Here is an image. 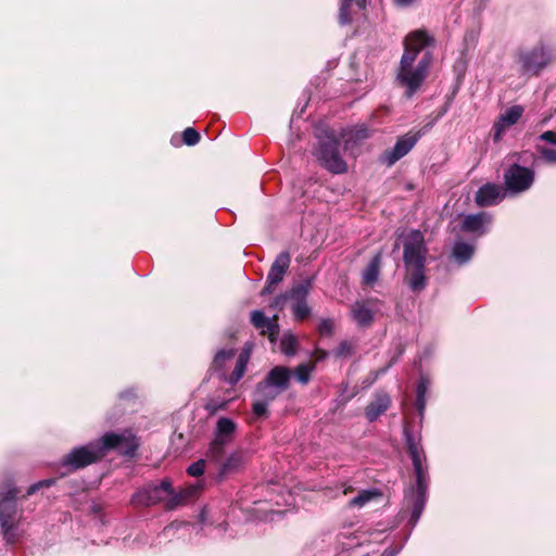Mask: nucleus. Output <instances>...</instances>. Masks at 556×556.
Returning <instances> with one entry per match:
<instances>
[{"label":"nucleus","instance_id":"f257e3e1","mask_svg":"<svg viewBox=\"0 0 556 556\" xmlns=\"http://www.w3.org/2000/svg\"><path fill=\"white\" fill-rule=\"evenodd\" d=\"M433 41V37L424 29L409 33L404 40V53L396 72V81L406 89L405 96L407 98L417 92L429 74L432 54L425 52L419 60H417V56L421 50L431 46Z\"/></svg>","mask_w":556,"mask_h":556},{"label":"nucleus","instance_id":"f03ea898","mask_svg":"<svg viewBox=\"0 0 556 556\" xmlns=\"http://www.w3.org/2000/svg\"><path fill=\"white\" fill-rule=\"evenodd\" d=\"M404 434L416 477V485L406 490L404 498L407 507L412 509L409 523L412 527H415L427 502L429 475L428 466L426 464V455L422 446L420 445L419 438L414 437L406 428L404 430Z\"/></svg>","mask_w":556,"mask_h":556},{"label":"nucleus","instance_id":"7ed1b4c3","mask_svg":"<svg viewBox=\"0 0 556 556\" xmlns=\"http://www.w3.org/2000/svg\"><path fill=\"white\" fill-rule=\"evenodd\" d=\"M403 261L406 269L405 280L413 292H420L427 286L425 265L428 248L420 230H410L403 240Z\"/></svg>","mask_w":556,"mask_h":556},{"label":"nucleus","instance_id":"20e7f679","mask_svg":"<svg viewBox=\"0 0 556 556\" xmlns=\"http://www.w3.org/2000/svg\"><path fill=\"white\" fill-rule=\"evenodd\" d=\"M554 61L553 49L542 41L521 47L515 54L517 71L527 78L540 76Z\"/></svg>","mask_w":556,"mask_h":556},{"label":"nucleus","instance_id":"39448f33","mask_svg":"<svg viewBox=\"0 0 556 556\" xmlns=\"http://www.w3.org/2000/svg\"><path fill=\"white\" fill-rule=\"evenodd\" d=\"M339 146V140L332 134L326 132L324 137L318 138L315 150V155L320 163L334 174H342L348 169L346 163L340 155Z\"/></svg>","mask_w":556,"mask_h":556},{"label":"nucleus","instance_id":"423d86ee","mask_svg":"<svg viewBox=\"0 0 556 556\" xmlns=\"http://www.w3.org/2000/svg\"><path fill=\"white\" fill-rule=\"evenodd\" d=\"M140 445L139 438L131 429L117 432H106V456L111 451L131 458Z\"/></svg>","mask_w":556,"mask_h":556},{"label":"nucleus","instance_id":"0eeeda50","mask_svg":"<svg viewBox=\"0 0 556 556\" xmlns=\"http://www.w3.org/2000/svg\"><path fill=\"white\" fill-rule=\"evenodd\" d=\"M103 454L104 441H99L97 444H89L73 450L66 455L62 464L73 469H79L97 462Z\"/></svg>","mask_w":556,"mask_h":556},{"label":"nucleus","instance_id":"6e6552de","mask_svg":"<svg viewBox=\"0 0 556 556\" xmlns=\"http://www.w3.org/2000/svg\"><path fill=\"white\" fill-rule=\"evenodd\" d=\"M421 131L407 132L397 138L391 149L384 150L380 156V162L388 167L393 166L397 161L407 155L421 138Z\"/></svg>","mask_w":556,"mask_h":556},{"label":"nucleus","instance_id":"1a4fd4ad","mask_svg":"<svg viewBox=\"0 0 556 556\" xmlns=\"http://www.w3.org/2000/svg\"><path fill=\"white\" fill-rule=\"evenodd\" d=\"M507 191L521 193L530 189L534 181V172L530 168L514 164L504 174Z\"/></svg>","mask_w":556,"mask_h":556},{"label":"nucleus","instance_id":"9d476101","mask_svg":"<svg viewBox=\"0 0 556 556\" xmlns=\"http://www.w3.org/2000/svg\"><path fill=\"white\" fill-rule=\"evenodd\" d=\"M313 278H307L290 289L291 309L296 320H304L311 315L307 296L312 289Z\"/></svg>","mask_w":556,"mask_h":556},{"label":"nucleus","instance_id":"9b49d317","mask_svg":"<svg viewBox=\"0 0 556 556\" xmlns=\"http://www.w3.org/2000/svg\"><path fill=\"white\" fill-rule=\"evenodd\" d=\"M168 480H163L159 484L151 483L143 486L132 495V503L141 506L164 504L166 494H168Z\"/></svg>","mask_w":556,"mask_h":556},{"label":"nucleus","instance_id":"f8f14e48","mask_svg":"<svg viewBox=\"0 0 556 556\" xmlns=\"http://www.w3.org/2000/svg\"><path fill=\"white\" fill-rule=\"evenodd\" d=\"M280 394L279 391L275 390V388L270 387L264 380L258 382L253 395V414L256 417H266L269 404Z\"/></svg>","mask_w":556,"mask_h":556},{"label":"nucleus","instance_id":"ddd939ff","mask_svg":"<svg viewBox=\"0 0 556 556\" xmlns=\"http://www.w3.org/2000/svg\"><path fill=\"white\" fill-rule=\"evenodd\" d=\"M377 313L378 301L374 299L356 301L351 306L352 319L356 323L358 327L362 328L369 327L372 324Z\"/></svg>","mask_w":556,"mask_h":556},{"label":"nucleus","instance_id":"4468645a","mask_svg":"<svg viewBox=\"0 0 556 556\" xmlns=\"http://www.w3.org/2000/svg\"><path fill=\"white\" fill-rule=\"evenodd\" d=\"M290 265V255L288 252H281L274 261L269 273L267 275L266 285L261 294H268L274 291V288L282 281L285 274Z\"/></svg>","mask_w":556,"mask_h":556},{"label":"nucleus","instance_id":"2eb2a0df","mask_svg":"<svg viewBox=\"0 0 556 556\" xmlns=\"http://www.w3.org/2000/svg\"><path fill=\"white\" fill-rule=\"evenodd\" d=\"M17 490L9 489L4 494H0V526L7 533L13 528L16 514L15 498Z\"/></svg>","mask_w":556,"mask_h":556},{"label":"nucleus","instance_id":"dca6fc26","mask_svg":"<svg viewBox=\"0 0 556 556\" xmlns=\"http://www.w3.org/2000/svg\"><path fill=\"white\" fill-rule=\"evenodd\" d=\"M523 111V106L513 105L502 113L493 125V140L500 141L507 129L520 119Z\"/></svg>","mask_w":556,"mask_h":556},{"label":"nucleus","instance_id":"f3484780","mask_svg":"<svg viewBox=\"0 0 556 556\" xmlns=\"http://www.w3.org/2000/svg\"><path fill=\"white\" fill-rule=\"evenodd\" d=\"M251 324L256 328L261 334H267L271 342L277 340L279 334L278 315L267 317L262 311H253L251 313Z\"/></svg>","mask_w":556,"mask_h":556},{"label":"nucleus","instance_id":"a211bd4d","mask_svg":"<svg viewBox=\"0 0 556 556\" xmlns=\"http://www.w3.org/2000/svg\"><path fill=\"white\" fill-rule=\"evenodd\" d=\"M199 491L200 486L192 484L179 492H176L169 482L168 494H166L163 505L167 510L176 509L177 507L185 505L188 501L193 498L199 493Z\"/></svg>","mask_w":556,"mask_h":556},{"label":"nucleus","instance_id":"6ab92c4d","mask_svg":"<svg viewBox=\"0 0 556 556\" xmlns=\"http://www.w3.org/2000/svg\"><path fill=\"white\" fill-rule=\"evenodd\" d=\"M505 197L501 186L496 184H485L479 188L475 201L481 207L492 206L500 203Z\"/></svg>","mask_w":556,"mask_h":556},{"label":"nucleus","instance_id":"aec40b11","mask_svg":"<svg viewBox=\"0 0 556 556\" xmlns=\"http://www.w3.org/2000/svg\"><path fill=\"white\" fill-rule=\"evenodd\" d=\"M491 223L492 216L486 212L469 214L463 219L462 229L465 232L482 236L486 233L488 227Z\"/></svg>","mask_w":556,"mask_h":556},{"label":"nucleus","instance_id":"412c9836","mask_svg":"<svg viewBox=\"0 0 556 556\" xmlns=\"http://www.w3.org/2000/svg\"><path fill=\"white\" fill-rule=\"evenodd\" d=\"M291 370L285 366H276L265 376L264 381L282 393L289 387Z\"/></svg>","mask_w":556,"mask_h":556},{"label":"nucleus","instance_id":"4be33fe9","mask_svg":"<svg viewBox=\"0 0 556 556\" xmlns=\"http://www.w3.org/2000/svg\"><path fill=\"white\" fill-rule=\"evenodd\" d=\"M390 402V396L387 393H376L374 400L366 407V418L370 422L377 420L389 408Z\"/></svg>","mask_w":556,"mask_h":556},{"label":"nucleus","instance_id":"5701e85b","mask_svg":"<svg viewBox=\"0 0 556 556\" xmlns=\"http://www.w3.org/2000/svg\"><path fill=\"white\" fill-rule=\"evenodd\" d=\"M245 463V456L244 453L241 451H236L231 453L225 462L222 464L219 468V477H225L227 475H230L232 472H236L239 470L243 464Z\"/></svg>","mask_w":556,"mask_h":556},{"label":"nucleus","instance_id":"b1692460","mask_svg":"<svg viewBox=\"0 0 556 556\" xmlns=\"http://www.w3.org/2000/svg\"><path fill=\"white\" fill-rule=\"evenodd\" d=\"M250 361V351L243 350L237 357L236 366L232 370V372L227 378V382L231 386H235L240 381V379L243 377L248 363Z\"/></svg>","mask_w":556,"mask_h":556},{"label":"nucleus","instance_id":"393cba45","mask_svg":"<svg viewBox=\"0 0 556 556\" xmlns=\"http://www.w3.org/2000/svg\"><path fill=\"white\" fill-rule=\"evenodd\" d=\"M475 245L464 241H456L452 250L453 257L460 265L467 263L472 257Z\"/></svg>","mask_w":556,"mask_h":556},{"label":"nucleus","instance_id":"a878e982","mask_svg":"<svg viewBox=\"0 0 556 556\" xmlns=\"http://www.w3.org/2000/svg\"><path fill=\"white\" fill-rule=\"evenodd\" d=\"M235 430L236 424L230 418L222 417L217 421L215 438L229 443Z\"/></svg>","mask_w":556,"mask_h":556},{"label":"nucleus","instance_id":"bb28decb","mask_svg":"<svg viewBox=\"0 0 556 556\" xmlns=\"http://www.w3.org/2000/svg\"><path fill=\"white\" fill-rule=\"evenodd\" d=\"M429 386H430V380L427 377L421 376L417 383V387H416V402H415V406L420 416H422L424 410L426 408V394H427Z\"/></svg>","mask_w":556,"mask_h":556},{"label":"nucleus","instance_id":"cd10ccee","mask_svg":"<svg viewBox=\"0 0 556 556\" xmlns=\"http://www.w3.org/2000/svg\"><path fill=\"white\" fill-rule=\"evenodd\" d=\"M380 261L381 256L380 254H377L372 257V260L369 262V264L366 266V268L363 271V282L365 285H372L379 276L380 270Z\"/></svg>","mask_w":556,"mask_h":556},{"label":"nucleus","instance_id":"c85d7f7f","mask_svg":"<svg viewBox=\"0 0 556 556\" xmlns=\"http://www.w3.org/2000/svg\"><path fill=\"white\" fill-rule=\"evenodd\" d=\"M352 2L353 0H341L339 10V22L341 25H346L352 22V15L350 12ZM354 2L359 10H363L366 7V0H354Z\"/></svg>","mask_w":556,"mask_h":556},{"label":"nucleus","instance_id":"c756f323","mask_svg":"<svg viewBox=\"0 0 556 556\" xmlns=\"http://www.w3.org/2000/svg\"><path fill=\"white\" fill-rule=\"evenodd\" d=\"M380 495H381V493L375 489L363 490L358 493V495H356L355 497H353L350 501V506L362 508L367 503H369L371 500H374Z\"/></svg>","mask_w":556,"mask_h":556},{"label":"nucleus","instance_id":"7c9ffc66","mask_svg":"<svg viewBox=\"0 0 556 556\" xmlns=\"http://www.w3.org/2000/svg\"><path fill=\"white\" fill-rule=\"evenodd\" d=\"M236 355V350L230 348V349H223L220 351H218L213 359V367L217 370H220L225 364L232 359Z\"/></svg>","mask_w":556,"mask_h":556},{"label":"nucleus","instance_id":"2f4dec72","mask_svg":"<svg viewBox=\"0 0 556 556\" xmlns=\"http://www.w3.org/2000/svg\"><path fill=\"white\" fill-rule=\"evenodd\" d=\"M296 345H298V340L293 334L285 333L282 336L281 341H280V348H281V351L286 355H289V356L294 355L296 352Z\"/></svg>","mask_w":556,"mask_h":556},{"label":"nucleus","instance_id":"473e14b6","mask_svg":"<svg viewBox=\"0 0 556 556\" xmlns=\"http://www.w3.org/2000/svg\"><path fill=\"white\" fill-rule=\"evenodd\" d=\"M226 444L228 443L222 441V439L214 438L213 442L210 445L208 457L212 458L213 460H219L224 455Z\"/></svg>","mask_w":556,"mask_h":556},{"label":"nucleus","instance_id":"72a5a7b5","mask_svg":"<svg viewBox=\"0 0 556 556\" xmlns=\"http://www.w3.org/2000/svg\"><path fill=\"white\" fill-rule=\"evenodd\" d=\"M355 345L348 340L341 341L337 349L333 351V354L337 358H349L354 353Z\"/></svg>","mask_w":556,"mask_h":556},{"label":"nucleus","instance_id":"f704fd0d","mask_svg":"<svg viewBox=\"0 0 556 556\" xmlns=\"http://www.w3.org/2000/svg\"><path fill=\"white\" fill-rule=\"evenodd\" d=\"M315 365L312 364H301L295 368V377L299 382L302 384H306L309 381L311 374L314 370Z\"/></svg>","mask_w":556,"mask_h":556},{"label":"nucleus","instance_id":"c9c22d12","mask_svg":"<svg viewBox=\"0 0 556 556\" xmlns=\"http://www.w3.org/2000/svg\"><path fill=\"white\" fill-rule=\"evenodd\" d=\"M540 159L547 164L556 165V150L549 147L538 148Z\"/></svg>","mask_w":556,"mask_h":556},{"label":"nucleus","instance_id":"e433bc0d","mask_svg":"<svg viewBox=\"0 0 556 556\" xmlns=\"http://www.w3.org/2000/svg\"><path fill=\"white\" fill-rule=\"evenodd\" d=\"M317 331L323 337H331L334 332V321L331 318L320 319Z\"/></svg>","mask_w":556,"mask_h":556},{"label":"nucleus","instance_id":"4c0bfd02","mask_svg":"<svg viewBox=\"0 0 556 556\" xmlns=\"http://www.w3.org/2000/svg\"><path fill=\"white\" fill-rule=\"evenodd\" d=\"M200 140V134L192 127H188L182 132V141L187 146H194Z\"/></svg>","mask_w":556,"mask_h":556},{"label":"nucleus","instance_id":"58836bf2","mask_svg":"<svg viewBox=\"0 0 556 556\" xmlns=\"http://www.w3.org/2000/svg\"><path fill=\"white\" fill-rule=\"evenodd\" d=\"M204 471H205V460L204 459L194 462L187 468V472L191 477H200L204 473Z\"/></svg>","mask_w":556,"mask_h":556},{"label":"nucleus","instance_id":"ea45409f","mask_svg":"<svg viewBox=\"0 0 556 556\" xmlns=\"http://www.w3.org/2000/svg\"><path fill=\"white\" fill-rule=\"evenodd\" d=\"M290 300H291V296H290V290H289L278 296H276L274 299V301L271 302L270 307L274 309H277V311H281L285 307L286 303L289 302Z\"/></svg>","mask_w":556,"mask_h":556},{"label":"nucleus","instance_id":"a19ab883","mask_svg":"<svg viewBox=\"0 0 556 556\" xmlns=\"http://www.w3.org/2000/svg\"><path fill=\"white\" fill-rule=\"evenodd\" d=\"M55 482L54 479L41 480L37 483L31 484L27 490V496L35 494L41 488L51 486Z\"/></svg>","mask_w":556,"mask_h":556},{"label":"nucleus","instance_id":"79ce46f5","mask_svg":"<svg viewBox=\"0 0 556 556\" xmlns=\"http://www.w3.org/2000/svg\"><path fill=\"white\" fill-rule=\"evenodd\" d=\"M540 139L551 143L553 146H556V131L547 130L540 135Z\"/></svg>","mask_w":556,"mask_h":556},{"label":"nucleus","instance_id":"37998d69","mask_svg":"<svg viewBox=\"0 0 556 556\" xmlns=\"http://www.w3.org/2000/svg\"><path fill=\"white\" fill-rule=\"evenodd\" d=\"M137 397V393L134 389H128L119 393V399L122 401L129 402Z\"/></svg>","mask_w":556,"mask_h":556},{"label":"nucleus","instance_id":"c03bdc74","mask_svg":"<svg viewBox=\"0 0 556 556\" xmlns=\"http://www.w3.org/2000/svg\"><path fill=\"white\" fill-rule=\"evenodd\" d=\"M354 137L357 139V140H363V139H366L368 138V130L367 128H359L355 131V135Z\"/></svg>","mask_w":556,"mask_h":556},{"label":"nucleus","instance_id":"a18cd8bd","mask_svg":"<svg viewBox=\"0 0 556 556\" xmlns=\"http://www.w3.org/2000/svg\"><path fill=\"white\" fill-rule=\"evenodd\" d=\"M417 0H394V3L401 8H408L413 5Z\"/></svg>","mask_w":556,"mask_h":556},{"label":"nucleus","instance_id":"49530a36","mask_svg":"<svg viewBox=\"0 0 556 556\" xmlns=\"http://www.w3.org/2000/svg\"><path fill=\"white\" fill-rule=\"evenodd\" d=\"M400 552V548H386L381 556H396Z\"/></svg>","mask_w":556,"mask_h":556},{"label":"nucleus","instance_id":"de8ad7c7","mask_svg":"<svg viewBox=\"0 0 556 556\" xmlns=\"http://www.w3.org/2000/svg\"><path fill=\"white\" fill-rule=\"evenodd\" d=\"M180 526H182V523L173 522L164 529V532H169L170 530L179 529Z\"/></svg>","mask_w":556,"mask_h":556},{"label":"nucleus","instance_id":"09e8293b","mask_svg":"<svg viewBox=\"0 0 556 556\" xmlns=\"http://www.w3.org/2000/svg\"><path fill=\"white\" fill-rule=\"evenodd\" d=\"M318 353H319L318 361L325 358L328 355V353L326 351H319Z\"/></svg>","mask_w":556,"mask_h":556}]
</instances>
